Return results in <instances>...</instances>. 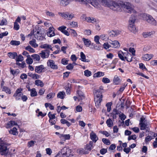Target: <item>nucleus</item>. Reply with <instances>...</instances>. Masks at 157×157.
Returning <instances> with one entry per match:
<instances>
[{"mask_svg": "<svg viewBox=\"0 0 157 157\" xmlns=\"http://www.w3.org/2000/svg\"><path fill=\"white\" fill-rule=\"evenodd\" d=\"M101 3L103 6L108 7L114 11H121L122 8L129 13L134 11L131 4L128 2L124 3L121 1L116 2L112 0H101Z\"/></svg>", "mask_w": 157, "mask_h": 157, "instance_id": "obj_1", "label": "nucleus"}, {"mask_svg": "<svg viewBox=\"0 0 157 157\" xmlns=\"http://www.w3.org/2000/svg\"><path fill=\"white\" fill-rule=\"evenodd\" d=\"M139 125L140 129L141 130H143L149 128L150 124L148 122H147L146 118L143 116L141 117L139 121Z\"/></svg>", "mask_w": 157, "mask_h": 157, "instance_id": "obj_2", "label": "nucleus"}, {"mask_svg": "<svg viewBox=\"0 0 157 157\" xmlns=\"http://www.w3.org/2000/svg\"><path fill=\"white\" fill-rule=\"evenodd\" d=\"M142 16L144 19L150 24L155 26L156 25L157 22L151 16L145 13L143 14Z\"/></svg>", "mask_w": 157, "mask_h": 157, "instance_id": "obj_3", "label": "nucleus"}, {"mask_svg": "<svg viewBox=\"0 0 157 157\" xmlns=\"http://www.w3.org/2000/svg\"><path fill=\"white\" fill-rule=\"evenodd\" d=\"M7 146L6 143L3 141L0 142V154L1 155L5 156L7 155L9 151Z\"/></svg>", "mask_w": 157, "mask_h": 157, "instance_id": "obj_4", "label": "nucleus"}, {"mask_svg": "<svg viewBox=\"0 0 157 157\" xmlns=\"http://www.w3.org/2000/svg\"><path fill=\"white\" fill-rule=\"evenodd\" d=\"M33 31L35 37L37 40L42 41L45 38L44 34L42 33L40 31L37 30L36 29L35 30L33 29Z\"/></svg>", "mask_w": 157, "mask_h": 157, "instance_id": "obj_5", "label": "nucleus"}, {"mask_svg": "<svg viewBox=\"0 0 157 157\" xmlns=\"http://www.w3.org/2000/svg\"><path fill=\"white\" fill-rule=\"evenodd\" d=\"M102 95L101 93L97 94L94 98V101L96 107H99L102 101Z\"/></svg>", "mask_w": 157, "mask_h": 157, "instance_id": "obj_6", "label": "nucleus"}, {"mask_svg": "<svg viewBox=\"0 0 157 157\" xmlns=\"http://www.w3.org/2000/svg\"><path fill=\"white\" fill-rule=\"evenodd\" d=\"M46 70V68L44 67L43 65L36 66L35 68V72L39 74L45 72Z\"/></svg>", "mask_w": 157, "mask_h": 157, "instance_id": "obj_7", "label": "nucleus"}, {"mask_svg": "<svg viewBox=\"0 0 157 157\" xmlns=\"http://www.w3.org/2000/svg\"><path fill=\"white\" fill-rule=\"evenodd\" d=\"M50 51L48 49L42 50L39 53L40 55L43 59L48 58L49 55Z\"/></svg>", "mask_w": 157, "mask_h": 157, "instance_id": "obj_8", "label": "nucleus"}, {"mask_svg": "<svg viewBox=\"0 0 157 157\" xmlns=\"http://www.w3.org/2000/svg\"><path fill=\"white\" fill-rule=\"evenodd\" d=\"M47 63L48 66L50 67L52 69H57L58 68L57 65L55 64V62L52 60H48Z\"/></svg>", "mask_w": 157, "mask_h": 157, "instance_id": "obj_9", "label": "nucleus"}, {"mask_svg": "<svg viewBox=\"0 0 157 157\" xmlns=\"http://www.w3.org/2000/svg\"><path fill=\"white\" fill-rule=\"evenodd\" d=\"M54 31L55 29L53 27H50L48 29V32L47 33L48 36L50 37H52L55 35Z\"/></svg>", "mask_w": 157, "mask_h": 157, "instance_id": "obj_10", "label": "nucleus"}, {"mask_svg": "<svg viewBox=\"0 0 157 157\" xmlns=\"http://www.w3.org/2000/svg\"><path fill=\"white\" fill-rule=\"evenodd\" d=\"M109 42L111 44V47L114 48H117L120 47V44L119 42L117 40H109Z\"/></svg>", "mask_w": 157, "mask_h": 157, "instance_id": "obj_11", "label": "nucleus"}, {"mask_svg": "<svg viewBox=\"0 0 157 157\" xmlns=\"http://www.w3.org/2000/svg\"><path fill=\"white\" fill-rule=\"evenodd\" d=\"M90 136L91 139L94 143H96L98 139L96 134L93 131H92L90 133Z\"/></svg>", "mask_w": 157, "mask_h": 157, "instance_id": "obj_12", "label": "nucleus"}, {"mask_svg": "<svg viewBox=\"0 0 157 157\" xmlns=\"http://www.w3.org/2000/svg\"><path fill=\"white\" fill-rule=\"evenodd\" d=\"M121 33V31L119 30H112L109 33V35L110 36L113 37L119 35Z\"/></svg>", "mask_w": 157, "mask_h": 157, "instance_id": "obj_13", "label": "nucleus"}, {"mask_svg": "<svg viewBox=\"0 0 157 157\" xmlns=\"http://www.w3.org/2000/svg\"><path fill=\"white\" fill-rule=\"evenodd\" d=\"M126 55L125 56V59L128 62H131L132 61V55L128 52H126Z\"/></svg>", "mask_w": 157, "mask_h": 157, "instance_id": "obj_14", "label": "nucleus"}, {"mask_svg": "<svg viewBox=\"0 0 157 157\" xmlns=\"http://www.w3.org/2000/svg\"><path fill=\"white\" fill-rule=\"evenodd\" d=\"M121 81V79L117 75H115L113 79V83L114 84L117 85L120 84Z\"/></svg>", "mask_w": 157, "mask_h": 157, "instance_id": "obj_15", "label": "nucleus"}, {"mask_svg": "<svg viewBox=\"0 0 157 157\" xmlns=\"http://www.w3.org/2000/svg\"><path fill=\"white\" fill-rule=\"evenodd\" d=\"M126 52H123L121 51L118 52V55L119 58L122 61H125V56H126Z\"/></svg>", "mask_w": 157, "mask_h": 157, "instance_id": "obj_16", "label": "nucleus"}, {"mask_svg": "<svg viewBox=\"0 0 157 157\" xmlns=\"http://www.w3.org/2000/svg\"><path fill=\"white\" fill-rule=\"evenodd\" d=\"M93 142L90 141L89 143V144H87L86 147H84L85 150L90 151L93 148Z\"/></svg>", "mask_w": 157, "mask_h": 157, "instance_id": "obj_17", "label": "nucleus"}, {"mask_svg": "<svg viewBox=\"0 0 157 157\" xmlns=\"http://www.w3.org/2000/svg\"><path fill=\"white\" fill-rule=\"evenodd\" d=\"M128 29L131 32L135 33L136 32V29L134 24H129Z\"/></svg>", "mask_w": 157, "mask_h": 157, "instance_id": "obj_18", "label": "nucleus"}, {"mask_svg": "<svg viewBox=\"0 0 157 157\" xmlns=\"http://www.w3.org/2000/svg\"><path fill=\"white\" fill-rule=\"evenodd\" d=\"M82 40L83 41L85 45L87 47H89L91 45V41L88 39H86L85 38H83Z\"/></svg>", "mask_w": 157, "mask_h": 157, "instance_id": "obj_19", "label": "nucleus"}, {"mask_svg": "<svg viewBox=\"0 0 157 157\" xmlns=\"http://www.w3.org/2000/svg\"><path fill=\"white\" fill-rule=\"evenodd\" d=\"M118 114H119V111L116 109H113L111 113L113 119H116L117 117V115Z\"/></svg>", "mask_w": 157, "mask_h": 157, "instance_id": "obj_20", "label": "nucleus"}, {"mask_svg": "<svg viewBox=\"0 0 157 157\" xmlns=\"http://www.w3.org/2000/svg\"><path fill=\"white\" fill-rule=\"evenodd\" d=\"M28 75L29 76L32 77L33 79H37L40 77L39 75L36 74H33L31 72L28 73Z\"/></svg>", "mask_w": 157, "mask_h": 157, "instance_id": "obj_21", "label": "nucleus"}, {"mask_svg": "<svg viewBox=\"0 0 157 157\" xmlns=\"http://www.w3.org/2000/svg\"><path fill=\"white\" fill-rule=\"evenodd\" d=\"M71 84L68 83L65 86L66 93L67 94H70L71 93Z\"/></svg>", "mask_w": 157, "mask_h": 157, "instance_id": "obj_22", "label": "nucleus"}, {"mask_svg": "<svg viewBox=\"0 0 157 157\" xmlns=\"http://www.w3.org/2000/svg\"><path fill=\"white\" fill-rule=\"evenodd\" d=\"M8 56L10 58L14 59L16 57L17 55L16 52H9L8 53Z\"/></svg>", "mask_w": 157, "mask_h": 157, "instance_id": "obj_23", "label": "nucleus"}, {"mask_svg": "<svg viewBox=\"0 0 157 157\" xmlns=\"http://www.w3.org/2000/svg\"><path fill=\"white\" fill-rule=\"evenodd\" d=\"M17 125V123L14 121H11L9 122L6 124L7 127L8 128H10L14 125Z\"/></svg>", "mask_w": 157, "mask_h": 157, "instance_id": "obj_24", "label": "nucleus"}, {"mask_svg": "<svg viewBox=\"0 0 157 157\" xmlns=\"http://www.w3.org/2000/svg\"><path fill=\"white\" fill-rule=\"evenodd\" d=\"M29 44L33 47L36 48L38 46V45L36 43V40L35 39H33L32 40L29 42Z\"/></svg>", "mask_w": 157, "mask_h": 157, "instance_id": "obj_25", "label": "nucleus"}, {"mask_svg": "<svg viewBox=\"0 0 157 157\" xmlns=\"http://www.w3.org/2000/svg\"><path fill=\"white\" fill-rule=\"evenodd\" d=\"M31 56L34 61H39L40 60V56L37 54H33Z\"/></svg>", "mask_w": 157, "mask_h": 157, "instance_id": "obj_26", "label": "nucleus"}, {"mask_svg": "<svg viewBox=\"0 0 157 157\" xmlns=\"http://www.w3.org/2000/svg\"><path fill=\"white\" fill-rule=\"evenodd\" d=\"M61 139H64L65 140H68L70 138V136L69 134H61L60 136Z\"/></svg>", "mask_w": 157, "mask_h": 157, "instance_id": "obj_27", "label": "nucleus"}, {"mask_svg": "<svg viewBox=\"0 0 157 157\" xmlns=\"http://www.w3.org/2000/svg\"><path fill=\"white\" fill-rule=\"evenodd\" d=\"M35 84L38 86L43 87L44 86V84L43 82L40 80H37L35 81Z\"/></svg>", "mask_w": 157, "mask_h": 157, "instance_id": "obj_28", "label": "nucleus"}, {"mask_svg": "<svg viewBox=\"0 0 157 157\" xmlns=\"http://www.w3.org/2000/svg\"><path fill=\"white\" fill-rule=\"evenodd\" d=\"M86 21L88 23H93L96 21L95 19L92 17H87L86 18Z\"/></svg>", "mask_w": 157, "mask_h": 157, "instance_id": "obj_29", "label": "nucleus"}, {"mask_svg": "<svg viewBox=\"0 0 157 157\" xmlns=\"http://www.w3.org/2000/svg\"><path fill=\"white\" fill-rule=\"evenodd\" d=\"M106 123L109 127H111L113 125V122L110 118H109L107 120Z\"/></svg>", "mask_w": 157, "mask_h": 157, "instance_id": "obj_30", "label": "nucleus"}, {"mask_svg": "<svg viewBox=\"0 0 157 157\" xmlns=\"http://www.w3.org/2000/svg\"><path fill=\"white\" fill-rule=\"evenodd\" d=\"M17 130V129L16 128L13 127L12 129H10L9 132L10 134L15 135L18 134Z\"/></svg>", "mask_w": 157, "mask_h": 157, "instance_id": "obj_31", "label": "nucleus"}, {"mask_svg": "<svg viewBox=\"0 0 157 157\" xmlns=\"http://www.w3.org/2000/svg\"><path fill=\"white\" fill-rule=\"evenodd\" d=\"M104 75V74L103 72L98 71L97 73L94 74V77H100L103 76Z\"/></svg>", "mask_w": 157, "mask_h": 157, "instance_id": "obj_32", "label": "nucleus"}, {"mask_svg": "<svg viewBox=\"0 0 157 157\" xmlns=\"http://www.w3.org/2000/svg\"><path fill=\"white\" fill-rule=\"evenodd\" d=\"M10 44L12 45L17 46L20 45L21 43L19 41L12 40L10 41Z\"/></svg>", "mask_w": 157, "mask_h": 157, "instance_id": "obj_33", "label": "nucleus"}, {"mask_svg": "<svg viewBox=\"0 0 157 157\" xmlns=\"http://www.w3.org/2000/svg\"><path fill=\"white\" fill-rule=\"evenodd\" d=\"M51 45L47 44H45L41 45L40 47L43 49H48L49 48H50Z\"/></svg>", "mask_w": 157, "mask_h": 157, "instance_id": "obj_34", "label": "nucleus"}, {"mask_svg": "<svg viewBox=\"0 0 157 157\" xmlns=\"http://www.w3.org/2000/svg\"><path fill=\"white\" fill-rule=\"evenodd\" d=\"M136 20V17L134 16H132L130 17L129 22V24H134Z\"/></svg>", "mask_w": 157, "mask_h": 157, "instance_id": "obj_35", "label": "nucleus"}, {"mask_svg": "<svg viewBox=\"0 0 157 157\" xmlns=\"http://www.w3.org/2000/svg\"><path fill=\"white\" fill-rule=\"evenodd\" d=\"M16 62H18L19 61L21 62L23 60V57L21 55H19L16 57Z\"/></svg>", "mask_w": 157, "mask_h": 157, "instance_id": "obj_36", "label": "nucleus"}, {"mask_svg": "<svg viewBox=\"0 0 157 157\" xmlns=\"http://www.w3.org/2000/svg\"><path fill=\"white\" fill-rule=\"evenodd\" d=\"M30 95L31 97H35L37 95V92L35 88H33L31 90Z\"/></svg>", "mask_w": 157, "mask_h": 157, "instance_id": "obj_37", "label": "nucleus"}, {"mask_svg": "<svg viewBox=\"0 0 157 157\" xmlns=\"http://www.w3.org/2000/svg\"><path fill=\"white\" fill-rule=\"evenodd\" d=\"M25 49L31 53H34L35 52V50L29 45L25 47Z\"/></svg>", "mask_w": 157, "mask_h": 157, "instance_id": "obj_38", "label": "nucleus"}, {"mask_svg": "<svg viewBox=\"0 0 157 157\" xmlns=\"http://www.w3.org/2000/svg\"><path fill=\"white\" fill-rule=\"evenodd\" d=\"M16 64L18 65L19 67L22 68H24L26 66V64L24 62H22L21 63L17 62H16Z\"/></svg>", "mask_w": 157, "mask_h": 157, "instance_id": "obj_39", "label": "nucleus"}, {"mask_svg": "<svg viewBox=\"0 0 157 157\" xmlns=\"http://www.w3.org/2000/svg\"><path fill=\"white\" fill-rule=\"evenodd\" d=\"M2 91L6 92L7 94H10L11 92V90L8 87L5 86L2 89Z\"/></svg>", "mask_w": 157, "mask_h": 157, "instance_id": "obj_40", "label": "nucleus"}, {"mask_svg": "<svg viewBox=\"0 0 157 157\" xmlns=\"http://www.w3.org/2000/svg\"><path fill=\"white\" fill-rule=\"evenodd\" d=\"M112 105V102H109L107 103L106 105V106L107 108V111L108 112H110L111 109V106Z\"/></svg>", "mask_w": 157, "mask_h": 157, "instance_id": "obj_41", "label": "nucleus"}, {"mask_svg": "<svg viewBox=\"0 0 157 157\" xmlns=\"http://www.w3.org/2000/svg\"><path fill=\"white\" fill-rule=\"evenodd\" d=\"M69 32L71 33V35L73 36L76 37L77 36V34L75 30L70 29L69 30Z\"/></svg>", "mask_w": 157, "mask_h": 157, "instance_id": "obj_42", "label": "nucleus"}, {"mask_svg": "<svg viewBox=\"0 0 157 157\" xmlns=\"http://www.w3.org/2000/svg\"><path fill=\"white\" fill-rule=\"evenodd\" d=\"M80 56L82 60V61L84 62H89V61H86V56L84 53L82 52H81L80 53Z\"/></svg>", "mask_w": 157, "mask_h": 157, "instance_id": "obj_43", "label": "nucleus"}, {"mask_svg": "<svg viewBox=\"0 0 157 157\" xmlns=\"http://www.w3.org/2000/svg\"><path fill=\"white\" fill-rule=\"evenodd\" d=\"M77 92L79 97L81 98V100H82L83 98H84V94L81 91L78 90L77 91Z\"/></svg>", "mask_w": 157, "mask_h": 157, "instance_id": "obj_44", "label": "nucleus"}, {"mask_svg": "<svg viewBox=\"0 0 157 157\" xmlns=\"http://www.w3.org/2000/svg\"><path fill=\"white\" fill-rule=\"evenodd\" d=\"M152 34V33L151 32H143L142 34L144 38H147V37L151 36Z\"/></svg>", "mask_w": 157, "mask_h": 157, "instance_id": "obj_45", "label": "nucleus"}, {"mask_svg": "<svg viewBox=\"0 0 157 157\" xmlns=\"http://www.w3.org/2000/svg\"><path fill=\"white\" fill-rule=\"evenodd\" d=\"M23 94H14L13 97H15V99L17 101L21 99V97L22 95Z\"/></svg>", "mask_w": 157, "mask_h": 157, "instance_id": "obj_46", "label": "nucleus"}, {"mask_svg": "<svg viewBox=\"0 0 157 157\" xmlns=\"http://www.w3.org/2000/svg\"><path fill=\"white\" fill-rule=\"evenodd\" d=\"M152 139H153V138H152L151 136H147L145 138V141L146 144H148V142L151 141Z\"/></svg>", "mask_w": 157, "mask_h": 157, "instance_id": "obj_47", "label": "nucleus"}, {"mask_svg": "<svg viewBox=\"0 0 157 157\" xmlns=\"http://www.w3.org/2000/svg\"><path fill=\"white\" fill-rule=\"evenodd\" d=\"M102 141L104 144L107 145H109L110 144V141L109 140L105 138H103L102 139Z\"/></svg>", "mask_w": 157, "mask_h": 157, "instance_id": "obj_48", "label": "nucleus"}, {"mask_svg": "<svg viewBox=\"0 0 157 157\" xmlns=\"http://www.w3.org/2000/svg\"><path fill=\"white\" fill-rule=\"evenodd\" d=\"M26 62L27 63L29 64H32L33 62V60L30 57H27V59L26 60Z\"/></svg>", "mask_w": 157, "mask_h": 157, "instance_id": "obj_49", "label": "nucleus"}, {"mask_svg": "<svg viewBox=\"0 0 157 157\" xmlns=\"http://www.w3.org/2000/svg\"><path fill=\"white\" fill-rule=\"evenodd\" d=\"M20 28L19 25L16 22H14V23L13 29L16 30H18Z\"/></svg>", "mask_w": 157, "mask_h": 157, "instance_id": "obj_50", "label": "nucleus"}, {"mask_svg": "<svg viewBox=\"0 0 157 157\" xmlns=\"http://www.w3.org/2000/svg\"><path fill=\"white\" fill-rule=\"evenodd\" d=\"M64 94L62 92H59L58 93L57 97L58 98L63 99L64 98Z\"/></svg>", "mask_w": 157, "mask_h": 157, "instance_id": "obj_51", "label": "nucleus"}, {"mask_svg": "<svg viewBox=\"0 0 157 157\" xmlns=\"http://www.w3.org/2000/svg\"><path fill=\"white\" fill-rule=\"evenodd\" d=\"M102 82L104 83H108L110 82V80L107 78L103 77L102 79Z\"/></svg>", "mask_w": 157, "mask_h": 157, "instance_id": "obj_52", "label": "nucleus"}, {"mask_svg": "<svg viewBox=\"0 0 157 157\" xmlns=\"http://www.w3.org/2000/svg\"><path fill=\"white\" fill-rule=\"evenodd\" d=\"M78 153L79 154H86L88 153V152H87L86 151H85L84 150L83 148H81L79 149L78 150Z\"/></svg>", "mask_w": 157, "mask_h": 157, "instance_id": "obj_53", "label": "nucleus"}, {"mask_svg": "<svg viewBox=\"0 0 157 157\" xmlns=\"http://www.w3.org/2000/svg\"><path fill=\"white\" fill-rule=\"evenodd\" d=\"M59 14H61L62 17H64V18H67L69 15V13L67 12H66L65 13H59Z\"/></svg>", "mask_w": 157, "mask_h": 157, "instance_id": "obj_54", "label": "nucleus"}, {"mask_svg": "<svg viewBox=\"0 0 157 157\" xmlns=\"http://www.w3.org/2000/svg\"><path fill=\"white\" fill-rule=\"evenodd\" d=\"M23 90V89L21 88H18L16 91L15 93L14 94H23L22 93V91Z\"/></svg>", "mask_w": 157, "mask_h": 157, "instance_id": "obj_55", "label": "nucleus"}, {"mask_svg": "<svg viewBox=\"0 0 157 157\" xmlns=\"http://www.w3.org/2000/svg\"><path fill=\"white\" fill-rule=\"evenodd\" d=\"M50 112L48 113V115L49 118V121H51V120L52 119H55L56 118V116H55V114H51L50 115Z\"/></svg>", "mask_w": 157, "mask_h": 157, "instance_id": "obj_56", "label": "nucleus"}, {"mask_svg": "<svg viewBox=\"0 0 157 157\" xmlns=\"http://www.w3.org/2000/svg\"><path fill=\"white\" fill-rule=\"evenodd\" d=\"M84 75L87 77L90 76L91 75V72L88 70H86L84 71Z\"/></svg>", "mask_w": 157, "mask_h": 157, "instance_id": "obj_57", "label": "nucleus"}, {"mask_svg": "<svg viewBox=\"0 0 157 157\" xmlns=\"http://www.w3.org/2000/svg\"><path fill=\"white\" fill-rule=\"evenodd\" d=\"M8 34V33L7 31H6L4 32L1 33L0 34V38H2L3 37L7 36Z\"/></svg>", "mask_w": 157, "mask_h": 157, "instance_id": "obj_58", "label": "nucleus"}, {"mask_svg": "<svg viewBox=\"0 0 157 157\" xmlns=\"http://www.w3.org/2000/svg\"><path fill=\"white\" fill-rule=\"evenodd\" d=\"M67 27L65 26H62L59 27L58 28V30L60 31L62 33L66 29Z\"/></svg>", "mask_w": 157, "mask_h": 157, "instance_id": "obj_59", "label": "nucleus"}, {"mask_svg": "<svg viewBox=\"0 0 157 157\" xmlns=\"http://www.w3.org/2000/svg\"><path fill=\"white\" fill-rule=\"evenodd\" d=\"M99 132L105 135L106 137L109 136L110 135L108 132L106 131H100Z\"/></svg>", "mask_w": 157, "mask_h": 157, "instance_id": "obj_60", "label": "nucleus"}, {"mask_svg": "<svg viewBox=\"0 0 157 157\" xmlns=\"http://www.w3.org/2000/svg\"><path fill=\"white\" fill-rule=\"evenodd\" d=\"M66 68L67 70H71L72 69L74 68V65L73 64L70 63L66 66Z\"/></svg>", "mask_w": 157, "mask_h": 157, "instance_id": "obj_61", "label": "nucleus"}, {"mask_svg": "<svg viewBox=\"0 0 157 157\" xmlns=\"http://www.w3.org/2000/svg\"><path fill=\"white\" fill-rule=\"evenodd\" d=\"M100 38L98 36H96L94 37V40L97 44H100L99 42Z\"/></svg>", "mask_w": 157, "mask_h": 157, "instance_id": "obj_62", "label": "nucleus"}, {"mask_svg": "<svg viewBox=\"0 0 157 157\" xmlns=\"http://www.w3.org/2000/svg\"><path fill=\"white\" fill-rule=\"evenodd\" d=\"M55 95V94L53 93H51L48 94L46 98H48L49 99L53 98L54 97Z\"/></svg>", "mask_w": 157, "mask_h": 157, "instance_id": "obj_63", "label": "nucleus"}, {"mask_svg": "<svg viewBox=\"0 0 157 157\" xmlns=\"http://www.w3.org/2000/svg\"><path fill=\"white\" fill-rule=\"evenodd\" d=\"M111 47V46L109 45L108 43H105L103 44L104 48L105 49H108Z\"/></svg>", "mask_w": 157, "mask_h": 157, "instance_id": "obj_64", "label": "nucleus"}]
</instances>
